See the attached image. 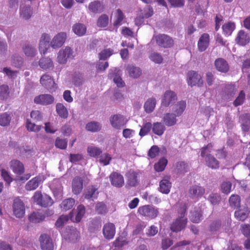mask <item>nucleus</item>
Wrapping results in <instances>:
<instances>
[{
	"label": "nucleus",
	"instance_id": "nucleus-5",
	"mask_svg": "<svg viewBox=\"0 0 250 250\" xmlns=\"http://www.w3.org/2000/svg\"><path fill=\"white\" fill-rule=\"evenodd\" d=\"M157 44L163 48H170L174 44V41L170 36L166 34H159L155 37Z\"/></svg>",
	"mask_w": 250,
	"mask_h": 250
},
{
	"label": "nucleus",
	"instance_id": "nucleus-56",
	"mask_svg": "<svg viewBox=\"0 0 250 250\" xmlns=\"http://www.w3.org/2000/svg\"><path fill=\"white\" fill-rule=\"evenodd\" d=\"M85 212V207L83 205H79L77 208V212L75 217V221H81ZM74 221V220H73Z\"/></svg>",
	"mask_w": 250,
	"mask_h": 250
},
{
	"label": "nucleus",
	"instance_id": "nucleus-7",
	"mask_svg": "<svg viewBox=\"0 0 250 250\" xmlns=\"http://www.w3.org/2000/svg\"><path fill=\"white\" fill-rule=\"evenodd\" d=\"M109 121L111 126L117 129H120L125 125L127 122L125 117L121 114H115L111 116Z\"/></svg>",
	"mask_w": 250,
	"mask_h": 250
},
{
	"label": "nucleus",
	"instance_id": "nucleus-63",
	"mask_svg": "<svg viewBox=\"0 0 250 250\" xmlns=\"http://www.w3.org/2000/svg\"><path fill=\"white\" fill-rule=\"evenodd\" d=\"M68 221V217L66 215H61L56 221L55 226L57 228H62Z\"/></svg>",
	"mask_w": 250,
	"mask_h": 250
},
{
	"label": "nucleus",
	"instance_id": "nucleus-2",
	"mask_svg": "<svg viewBox=\"0 0 250 250\" xmlns=\"http://www.w3.org/2000/svg\"><path fill=\"white\" fill-rule=\"evenodd\" d=\"M74 58V51L72 49L66 46L60 50L57 55V62L61 64H65L67 61Z\"/></svg>",
	"mask_w": 250,
	"mask_h": 250
},
{
	"label": "nucleus",
	"instance_id": "nucleus-23",
	"mask_svg": "<svg viewBox=\"0 0 250 250\" xmlns=\"http://www.w3.org/2000/svg\"><path fill=\"white\" fill-rule=\"evenodd\" d=\"M171 183L170 182V177H164L159 183V191L164 194H168L170 192Z\"/></svg>",
	"mask_w": 250,
	"mask_h": 250
},
{
	"label": "nucleus",
	"instance_id": "nucleus-38",
	"mask_svg": "<svg viewBox=\"0 0 250 250\" xmlns=\"http://www.w3.org/2000/svg\"><path fill=\"white\" fill-rule=\"evenodd\" d=\"M22 50L25 55L29 57H34L37 53L35 47L29 43H25L22 47Z\"/></svg>",
	"mask_w": 250,
	"mask_h": 250
},
{
	"label": "nucleus",
	"instance_id": "nucleus-64",
	"mask_svg": "<svg viewBox=\"0 0 250 250\" xmlns=\"http://www.w3.org/2000/svg\"><path fill=\"white\" fill-rule=\"evenodd\" d=\"M96 210L98 214H104L107 211L106 205L102 202L96 204Z\"/></svg>",
	"mask_w": 250,
	"mask_h": 250
},
{
	"label": "nucleus",
	"instance_id": "nucleus-32",
	"mask_svg": "<svg viewBox=\"0 0 250 250\" xmlns=\"http://www.w3.org/2000/svg\"><path fill=\"white\" fill-rule=\"evenodd\" d=\"M240 119L243 122L241 124V128L245 135L249 132L250 128V122L248 121L250 118V115L246 113L240 116Z\"/></svg>",
	"mask_w": 250,
	"mask_h": 250
},
{
	"label": "nucleus",
	"instance_id": "nucleus-48",
	"mask_svg": "<svg viewBox=\"0 0 250 250\" xmlns=\"http://www.w3.org/2000/svg\"><path fill=\"white\" fill-rule=\"evenodd\" d=\"M189 169L188 165L185 162H179L176 165V170L179 174H184Z\"/></svg>",
	"mask_w": 250,
	"mask_h": 250
},
{
	"label": "nucleus",
	"instance_id": "nucleus-46",
	"mask_svg": "<svg viewBox=\"0 0 250 250\" xmlns=\"http://www.w3.org/2000/svg\"><path fill=\"white\" fill-rule=\"evenodd\" d=\"M125 18L124 14L120 9H118L115 15V21L113 25L116 28L119 27L121 24L123 20Z\"/></svg>",
	"mask_w": 250,
	"mask_h": 250
},
{
	"label": "nucleus",
	"instance_id": "nucleus-4",
	"mask_svg": "<svg viewBox=\"0 0 250 250\" xmlns=\"http://www.w3.org/2000/svg\"><path fill=\"white\" fill-rule=\"evenodd\" d=\"M34 201L39 205L47 207L51 206L53 204L51 197L46 194H42L40 191H37L33 196Z\"/></svg>",
	"mask_w": 250,
	"mask_h": 250
},
{
	"label": "nucleus",
	"instance_id": "nucleus-13",
	"mask_svg": "<svg viewBox=\"0 0 250 250\" xmlns=\"http://www.w3.org/2000/svg\"><path fill=\"white\" fill-rule=\"evenodd\" d=\"M50 37L48 34L44 33L42 35L39 44V50L41 54H45L50 45Z\"/></svg>",
	"mask_w": 250,
	"mask_h": 250
},
{
	"label": "nucleus",
	"instance_id": "nucleus-22",
	"mask_svg": "<svg viewBox=\"0 0 250 250\" xmlns=\"http://www.w3.org/2000/svg\"><path fill=\"white\" fill-rule=\"evenodd\" d=\"M99 192L98 188L95 186H91L87 187L84 190L83 197L84 198L94 200L97 198Z\"/></svg>",
	"mask_w": 250,
	"mask_h": 250
},
{
	"label": "nucleus",
	"instance_id": "nucleus-30",
	"mask_svg": "<svg viewBox=\"0 0 250 250\" xmlns=\"http://www.w3.org/2000/svg\"><path fill=\"white\" fill-rule=\"evenodd\" d=\"M10 167L13 171L17 174H21L24 172V168L23 165L20 161L14 160L10 162Z\"/></svg>",
	"mask_w": 250,
	"mask_h": 250
},
{
	"label": "nucleus",
	"instance_id": "nucleus-28",
	"mask_svg": "<svg viewBox=\"0 0 250 250\" xmlns=\"http://www.w3.org/2000/svg\"><path fill=\"white\" fill-rule=\"evenodd\" d=\"M249 36L243 30H240L235 39V41L237 44L241 46H244L250 42Z\"/></svg>",
	"mask_w": 250,
	"mask_h": 250
},
{
	"label": "nucleus",
	"instance_id": "nucleus-60",
	"mask_svg": "<svg viewBox=\"0 0 250 250\" xmlns=\"http://www.w3.org/2000/svg\"><path fill=\"white\" fill-rule=\"evenodd\" d=\"M100 156L99 162L100 163L104 166H107L110 164L112 158L109 154L104 153L101 154Z\"/></svg>",
	"mask_w": 250,
	"mask_h": 250
},
{
	"label": "nucleus",
	"instance_id": "nucleus-31",
	"mask_svg": "<svg viewBox=\"0 0 250 250\" xmlns=\"http://www.w3.org/2000/svg\"><path fill=\"white\" fill-rule=\"evenodd\" d=\"M32 9L30 5H21L20 6V17L25 20L29 19L32 15Z\"/></svg>",
	"mask_w": 250,
	"mask_h": 250
},
{
	"label": "nucleus",
	"instance_id": "nucleus-1",
	"mask_svg": "<svg viewBox=\"0 0 250 250\" xmlns=\"http://www.w3.org/2000/svg\"><path fill=\"white\" fill-rule=\"evenodd\" d=\"M187 206L186 203L179 204L178 208V217L172 222L170 229L173 232H179L184 229L187 224V218L185 217L187 213Z\"/></svg>",
	"mask_w": 250,
	"mask_h": 250
},
{
	"label": "nucleus",
	"instance_id": "nucleus-36",
	"mask_svg": "<svg viewBox=\"0 0 250 250\" xmlns=\"http://www.w3.org/2000/svg\"><path fill=\"white\" fill-rule=\"evenodd\" d=\"M89 10L93 13H101L103 11L104 7L102 4L99 1H94L89 3Z\"/></svg>",
	"mask_w": 250,
	"mask_h": 250
},
{
	"label": "nucleus",
	"instance_id": "nucleus-18",
	"mask_svg": "<svg viewBox=\"0 0 250 250\" xmlns=\"http://www.w3.org/2000/svg\"><path fill=\"white\" fill-rule=\"evenodd\" d=\"M34 101L36 104L46 105L52 104L54 98L50 94H42L35 97Z\"/></svg>",
	"mask_w": 250,
	"mask_h": 250
},
{
	"label": "nucleus",
	"instance_id": "nucleus-52",
	"mask_svg": "<svg viewBox=\"0 0 250 250\" xmlns=\"http://www.w3.org/2000/svg\"><path fill=\"white\" fill-rule=\"evenodd\" d=\"M246 98V95L243 90L240 91L238 96L233 102V104L235 107L241 105L244 103Z\"/></svg>",
	"mask_w": 250,
	"mask_h": 250
},
{
	"label": "nucleus",
	"instance_id": "nucleus-19",
	"mask_svg": "<svg viewBox=\"0 0 250 250\" xmlns=\"http://www.w3.org/2000/svg\"><path fill=\"white\" fill-rule=\"evenodd\" d=\"M116 232V228L114 224L108 223L105 224L103 229V233L105 238L106 239H112Z\"/></svg>",
	"mask_w": 250,
	"mask_h": 250
},
{
	"label": "nucleus",
	"instance_id": "nucleus-44",
	"mask_svg": "<svg viewBox=\"0 0 250 250\" xmlns=\"http://www.w3.org/2000/svg\"><path fill=\"white\" fill-rule=\"evenodd\" d=\"M222 223L220 220H215L212 221L209 226L208 230L211 234H216L221 228Z\"/></svg>",
	"mask_w": 250,
	"mask_h": 250
},
{
	"label": "nucleus",
	"instance_id": "nucleus-9",
	"mask_svg": "<svg viewBox=\"0 0 250 250\" xmlns=\"http://www.w3.org/2000/svg\"><path fill=\"white\" fill-rule=\"evenodd\" d=\"M187 82L191 86L198 85L200 86L203 84L201 76L194 71H191L187 74Z\"/></svg>",
	"mask_w": 250,
	"mask_h": 250
},
{
	"label": "nucleus",
	"instance_id": "nucleus-47",
	"mask_svg": "<svg viewBox=\"0 0 250 250\" xmlns=\"http://www.w3.org/2000/svg\"><path fill=\"white\" fill-rule=\"evenodd\" d=\"M87 152L90 157L94 158L99 157L102 153L100 148L92 146L87 147Z\"/></svg>",
	"mask_w": 250,
	"mask_h": 250
},
{
	"label": "nucleus",
	"instance_id": "nucleus-45",
	"mask_svg": "<svg viewBox=\"0 0 250 250\" xmlns=\"http://www.w3.org/2000/svg\"><path fill=\"white\" fill-rule=\"evenodd\" d=\"M156 101L155 98L148 99L145 103L144 108L146 112H152L156 106Z\"/></svg>",
	"mask_w": 250,
	"mask_h": 250
},
{
	"label": "nucleus",
	"instance_id": "nucleus-3",
	"mask_svg": "<svg viewBox=\"0 0 250 250\" xmlns=\"http://www.w3.org/2000/svg\"><path fill=\"white\" fill-rule=\"evenodd\" d=\"M138 212L146 218L152 219L158 216L159 210L158 208L154 206L145 205L138 208Z\"/></svg>",
	"mask_w": 250,
	"mask_h": 250
},
{
	"label": "nucleus",
	"instance_id": "nucleus-8",
	"mask_svg": "<svg viewBox=\"0 0 250 250\" xmlns=\"http://www.w3.org/2000/svg\"><path fill=\"white\" fill-rule=\"evenodd\" d=\"M62 234L66 240L75 242L79 237L80 232L75 228L68 227L65 230L62 231Z\"/></svg>",
	"mask_w": 250,
	"mask_h": 250
},
{
	"label": "nucleus",
	"instance_id": "nucleus-39",
	"mask_svg": "<svg viewBox=\"0 0 250 250\" xmlns=\"http://www.w3.org/2000/svg\"><path fill=\"white\" fill-rule=\"evenodd\" d=\"M72 30L78 36H82L85 34L86 28L83 24L79 23L72 26Z\"/></svg>",
	"mask_w": 250,
	"mask_h": 250
},
{
	"label": "nucleus",
	"instance_id": "nucleus-26",
	"mask_svg": "<svg viewBox=\"0 0 250 250\" xmlns=\"http://www.w3.org/2000/svg\"><path fill=\"white\" fill-rule=\"evenodd\" d=\"M177 116L172 112L167 113L164 115L163 121L167 126H173L177 122Z\"/></svg>",
	"mask_w": 250,
	"mask_h": 250
},
{
	"label": "nucleus",
	"instance_id": "nucleus-33",
	"mask_svg": "<svg viewBox=\"0 0 250 250\" xmlns=\"http://www.w3.org/2000/svg\"><path fill=\"white\" fill-rule=\"evenodd\" d=\"M151 129L154 134L160 136L164 134L166 127L162 123L155 122L152 125Z\"/></svg>",
	"mask_w": 250,
	"mask_h": 250
},
{
	"label": "nucleus",
	"instance_id": "nucleus-21",
	"mask_svg": "<svg viewBox=\"0 0 250 250\" xmlns=\"http://www.w3.org/2000/svg\"><path fill=\"white\" fill-rule=\"evenodd\" d=\"M72 192L74 194H80L83 188V180L79 176L75 177L72 183Z\"/></svg>",
	"mask_w": 250,
	"mask_h": 250
},
{
	"label": "nucleus",
	"instance_id": "nucleus-16",
	"mask_svg": "<svg viewBox=\"0 0 250 250\" xmlns=\"http://www.w3.org/2000/svg\"><path fill=\"white\" fill-rule=\"evenodd\" d=\"M43 176L38 175L29 180L25 185V189L28 191L34 190L37 189L39 185L43 182Z\"/></svg>",
	"mask_w": 250,
	"mask_h": 250
},
{
	"label": "nucleus",
	"instance_id": "nucleus-11",
	"mask_svg": "<svg viewBox=\"0 0 250 250\" xmlns=\"http://www.w3.org/2000/svg\"><path fill=\"white\" fill-rule=\"evenodd\" d=\"M39 241L42 250H54L52 239L47 234H41L39 238Z\"/></svg>",
	"mask_w": 250,
	"mask_h": 250
},
{
	"label": "nucleus",
	"instance_id": "nucleus-40",
	"mask_svg": "<svg viewBox=\"0 0 250 250\" xmlns=\"http://www.w3.org/2000/svg\"><path fill=\"white\" fill-rule=\"evenodd\" d=\"M56 111L59 116L66 119L68 116V112L66 107L61 103H58L56 105Z\"/></svg>",
	"mask_w": 250,
	"mask_h": 250
},
{
	"label": "nucleus",
	"instance_id": "nucleus-62",
	"mask_svg": "<svg viewBox=\"0 0 250 250\" xmlns=\"http://www.w3.org/2000/svg\"><path fill=\"white\" fill-rule=\"evenodd\" d=\"M109 76L113 78V81L116 84L117 87H123L125 86V83L123 81L121 77L118 74H115L114 76L111 72L109 73Z\"/></svg>",
	"mask_w": 250,
	"mask_h": 250
},
{
	"label": "nucleus",
	"instance_id": "nucleus-55",
	"mask_svg": "<svg viewBox=\"0 0 250 250\" xmlns=\"http://www.w3.org/2000/svg\"><path fill=\"white\" fill-rule=\"evenodd\" d=\"M190 213V220L191 222L195 223H198L202 220V214L200 211H194L191 212Z\"/></svg>",
	"mask_w": 250,
	"mask_h": 250
},
{
	"label": "nucleus",
	"instance_id": "nucleus-43",
	"mask_svg": "<svg viewBox=\"0 0 250 250\" xmlns=\"http://www.w3.org/2000/svg\"><path fill=\"white\" fill-rule=\"evenodd\" d=\"M10 90L8 85L2 84L0 85V100H6L9 96Z\"/></svg>",
	"mask_w": 250,
	"mask_h": 250
},
{
	"label": "nucleus",
	"instance_id": "nucleus-20",
	"mask_svg": "<svg viewBox=\"0 0 250 250\" xmlns=\"http://www.w3.org/2000/svg\"><path fill=\"white\" fill-rule=\"evenodd\" d=\"M214 66L216 69L221 73H226L229 69L228 62L225 59L221 58L215 60Z\"/></svg>",
	"mask_w": 250,
	"mask_h": 250
},
{
	"label": "nucleus",
	"instance_id": "nucleus-50",
	"mask_svg": "<svg viewBox=\"0 0 250 250\" xmlns=\"http://www.w3.org/2000/svg\"><path fill=\"white\" fill-rule=\"evenodd\" d=\"M127 70L129 76L132 78H136L141 74V69L133 65L128 66Z\"/></svg>",
	"mask_w": 250,
	"mask_h": 250
},
{
	"label": "nucleus",
	"instance_id": "nucleus-27",
	"mask_svg": "<svg viewBox=\"0 0 250 250\" xmlns=\"http://www.w3.org/2000/svg\"><path fill=\"white\" fill-rule=\"evenodd\" d=\"M186 105L187 104L185 101H179L172 106V112L177 117H179L183 113Z\"/></svg>",
	"mask_w": 250,
	"mask_h": 250
},
{
	"label": "nucleus",
	"instance_id": "nucleus-49",
	"mask_svg": "<svg viewBox=\"0 0 250 250\" xmlns=\"http://www.w3.org/2000/svg\"><path fill=\"white\" fill-rule=\"evenodd\" d=\"M75 200L73 198H67L64 200L61 204L62 210L66 211L70 209L74 205Z\"/></svg>",
	"mask_w": 250,
	"mask_h": 250
},
{
	"label": "nucleus",
	"instance_id": "nucleus-29",
	"mask_svg": "<svg viewBox=\"0 0 250 250\" xmlns=\"http://www.w3.org/2000/svg\"><path fill=\"white\" fill-rule=\"evenodd\" d=\"M250 211L247 208L239 209L234 212L236 219L240 221H244L247 219L250 214Z\"/></svg>",
	"mask_w": 250,
	"mask_h": 250
},
{
	"label": "nucleus",
	"instance_id": "nucleus-42",
	"mask_svg": "<svg viewBox=\"0 0 250 250\" xmlns=\"http://www.w3.org/2000/svg\"><path fill=\"white\" fill-rule=\"evenodd\" d=\"M229 204L231 208H238L240 207V197L237 194H232L229 198Z\"/></svg>",
	"mask_w": 250,
	"mask_h": 250
},
{
	"label": "nucleus",
	"instance_id": "nucleus-6",
	"mask_svg": "<svg viewBox=\"0 0 250 250\" xmlns=\"http://www.w3.org/2000/svg\"><path fill=\"white\" fill-rule=\"evenodd\" d=\"M13 210L14 215L17 218H21L24 216L25 210V206L23 202L19 198L14 199Z\"/></svg>",
	"mask_w": 250,
	"mask_h": 250
},
{
	"label": "nucleus",
	"instance_id": "nucleus-37",
	"mask_svg": "<svg viewBox=\"0 0 250 250\" xmlns=\"http://www.w3.org/2000/svg\"><path fill=\"white\" fill-rule=\"evenodd\" d=\"M236 25L234 22H228L222 26L223 33L225 36H230L235 30Z\"/></svg>",
	"mask_w": 250,
	"mask_h": 250
},
{
	"label": "nucleus",
	"instance_id": "nucleus-53",
	"mask_svg": "<svg viewBox=\"0 0 250 250\" xmlns=\"http://www.w3.org/2000/svg\"><path fill=\"white\" fill-rule=\"evenodd\" d=\"M101 125L100 123L96 122H91L86 125V129L91 132H97L100 130Z\"/></svg>",
	"mask_w": 250,
	"mask_h": 250
},
{
	"label": "nucleus",
	"instance_id": "nucleus-25",
	"mask_svg": "<svg viewBox=\"0 0 250 250\" xmlns=\"http://www.w3.org/2000/svg\"><path fill=\"white\" fill-rule=\"evenodd\" d=\"M127 178V185L130 187H135L139 182L138 174L134 171H130L126 174Z\"/></svg>",
	"mask_w": 250,
	"mask_h": 250
},
{
	"label": "nucleus",
	"instance_id": "nucleus-35",
	"mask_svg": "<svg viewBox=\"0 0 250 250\" xmlns=\"http://www.w3.org/2000/svg\"><path fill=\"white\" fill-rule=\"evenodd\" d=\"M45 218V215L41 212H33L28 217L29 221L33 223H38L43 221Z\"/></svg>",
	"mask_w": 250,
	"mask_h": 250
},
{
	"label": "nucleus",
	"instance_id": "nucleus-14",
	"mask_svg": "<svg viewBox=\"0 0 250 250\" xmlns=\"http://www.w3.org/2000/svg\"><path fill=\"white\" fill-rule=\"evenodd\" d=\"M177 95L174 92L171 90H167L164 94L161 105L166 107L174 103L177 100Z\"/></svg>",
	"mask_w": 250,
	"mask_h": 250
},
{
	"label": "nucleus",
	"instance_id": "nucleus-24",
	"mask_svg": "<svg viewBox=\"0 0 250 250\" xmlns=\"http://www.w3.org/2000/svg\"><path fill=\"white\" fill-rule=\"evenodd\" d=\"M209 42V36L207 33H204L200 37L198 42L199 50L204 51L208 47Z\"/></svg>",
	"mask_w": 250,
	"mask_h": 250
},
{
	"label": "nucleus",
	"instance_id": "nucleus-58",
	"mask_svg": "<svg viewBox=\"0 0 250 250\" xmlns=\"http://www.w3.org/2000/svg\"><path fill=\"white\" fill-rule=\"evenodd\" d=\"M11 117L7 113H4L0 115V125L5 126L8 125L10 122Z\"/></svg>",
	"mask_w": 250,
	"mask_h": 250
},
{
	"label": "nucleus",
	"instance_id": "nucleus-57",
	"mask_svg": "<svg viewBox=\"0 0 250 250\" xmlns=\"http://www.w3.org/2000/svg\"><path fill=\"white\" fill-rule=\"evenodd\" d=\"M26 127L27 129L29 131L38 132L41 130L42 126L36 125L34 123H32L30 120L27 119L26 121Z\"/></svg>",
	"mask_w": 250,
	"mask_h": 250
},
{
	"label": "nucleus",
	"instance_id": "nucleus-10",
	"mask_svg": "<svg viewBox=\"0 0 250 250\" xmlns=\"http://www.w3.org/2000/svg\"><path fill=\"white\" fill-rule=\"evenodd\" d=\"M67 38L66 33L60 32L54 37L50 42V45L53 49L59 48L64 43Z\"/></svg>",
	"mask_w": 250,
	"mask_h": 250
},
{
	"label": "nucleus",
	"instance_id": "nucleus-61",
	"mask_svg": "<svg viewBox=\"0 0 250 250\" xmlns=\"http://www.w3.org/2000/svg\"><path fill=\"white\" fill-rule=\"evenodd\" d=\"M221 199L220 195L217 193H211L208 197V200L213 205L218 204Z\"/></svg>",
	"mask_w": 250,
	"mask_h": 250
},
{
	"label": "nucleus",
	"instance_id": "nucleus-51",
	"mask_svg": "<svg viewBox=\"0 0 250 250\" xmlns=\"http://www.w3.org/2000/svg\"><path fill=\"white\" fill-rule=\"evenodd\" d=\"M167 164V160L165 158H162L155 164L154 168L157 172H161L163 171Z\"/></svg>",
	"mask_w": 250,
	"mask_h": 250
},
{
	"label": "nucleus",
	"instance_id": "nucleus-17",
	"mask_svg": "<svg viewBox=\"0 0 250 250\" xmlns=\"http://www.w3.org/2000/svg\"><path fill=\"white\" fill-rule=\"evenodd\" d=\"M111 185L117 188H121L124 185V179L120 173L113 172L109 176Z\"/></svg>",
	"mask_w": 250,
	"mask_h": 250
},
{
	"label": "nucleus",
	"instance_id": "nucleus-59",
	"mask_svg": "<svg viewBox=\"0 0 250 250\" xmlns=\"http://www.w3.org/2000/svg\"><path fill=\"white\" fill-rule=\"evenodd\" d=\"M152 124L150 122L145 123L141 128L139 132V135L144 137L147 135L151 129Z\"/></svg>",
	"mask_w": 250,
	"mask_h": 250
},
{
	"label": "nucleus",
	"instance_id": "nucleus-54",
	"mask_svg": "<svg viewBox=\"0 0 250 250\" xmlns=\"http://www.w3.org/2000/svg\"><path fill=\"white\" fill-rule=\"evenodd\" d=\"M109 19L106 14L102 15L98 19L97 25L100 27H106L108 24Z\"/></svg>",
	"mask_w": 250,
	"mask_h": 250
},
{
	"label": "nucleus",
	"instance_id": "nucleus-41",
	"mask_svg": "<svg viewBox=\"0 0 250 250\" xmlns=\"http://www.w3.org/2000/svg\"><path fill=\"white\" fill-rule=\"evenodd\" d=\"M205 161L207 165L212 169H217L219 167V162L211 155H208L206 157Z\"/></svg>",
	"mask_w": 250,
	"mask_h": 250
},
{
	"label": "nucleus",
	"instance_id": "nucleus-34",
	"mask_svg": "<svg viewBox=\"0 0 250 250\" xmlns=\"http://www.w3.org/2000/svg\"><path fill=\"white\" fill-rule=\"evenodd\" d=\"M39 66L44 70L52 69L54 67L52 60L49 58H42L39 62Z\"/></svg>",
	"mask_w": 250,
	"mask_h": 250
},
{
	"label": "nucleus",
	"instance_id": "nucleus-12",
	"mask_svg": "<svg viewBox=\"0 0 250 250\" xmlns=\"http://www.w3.org/2000/svg\"><path fill=\"white\" fill-rule=\"evenodd\" d=\"M205 192V189L199 185H193L189 189L188 193L190 197L193 199L198 200L201 198Z\"/></svg>",
	"mask_w": 250,
	"mask_h": 250
},
{
	"label": "nucleus",
	"instance_id": "nucleus-15",
	"mask_svg": "<svg viewBox=\"0 0 250 250\" xmlns=\"http://www.w3.org/2000/svg\"><path fill=\"white\" fill-rule=\"evenodd\" d=\"M42 85L49 91H53L56 88V84L54 79L49 75H42L40 79Z\"/></svg>",
	"mask_w": 250,
	"mask_h": 250
}]
</instances>
